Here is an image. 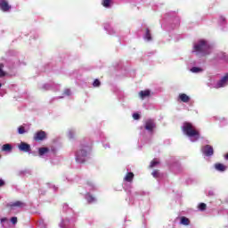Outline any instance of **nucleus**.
<instances>
[{"label": "nucleus", "instance_id": "f257e3e1", "mask_svg": "<svg viewBox=\"0 0 228 228\" xmlns=\"http://www.w3.org/2000/svg\"><path fill=\"white\" fill-rule=\"evenodd\" d=\"M182 130L183 134H186L191 142H197L200 138V133L191 123H183Z\"/></svg>", "mask_w": 228, "mask_h": 228}, {"label": "nucleus", "instance_id": "f03ea898", "mask_svg": "<svg viewBox=\"0 0 228 228\" xmlns=\"http://www.w3.org/2000/svg\"><path fill=\"white\" fill-rule=\"evenodd\" d=\"M193 53H197L201 56H206L213 51V47L208 43V41L201 39L194 44Z\"/></svg>", "mask_w": 228, "mask_h": 228}, {"label": "nucleus", "instance_id": "7ed1b4c3", "mask_svg": "<svg viewBox=\"0 0 228 228\" xmlns=\"http://www.w3.org/2000/svg\"><path fill=\"white\" fill-rule=\"evenodd\" d=\"M88 148L85 147L84 149H80L76 153V161L77 163H85L86 159V156L88 154Z\"/></svg>", "mask_w": 228, "mask_h": 228}, {"label": "nucleus", "instance_id": "20e7f679", "mask_svg": "<svg viewBox=\"0 0 228 228\" xmlns=\"http://www.w3.org/2000/svg\"><path fill=\"white\" fill-rule=\"evenodd\" d=\"M18 149L21 152H28V154H31V145L21 142L20 144H18Z\"/></svg>", "mask_w": 228, "mask_h": 228}, {"label": "nucleus", "instance_id": "39448f33", "mask_svg": "<svg viewBox=\"0 0 228 228\" xmlns=\"http://www.w3.org/2000/svg\"><path fill=\"white\" fill-rule=\"evenodd\" d=\"M228 85V73L221 78L216 84V88H224V86H227Z\"/></svg>", "mask_w": 228, "mask_h": 228}, {"label": "nucleus", "instance_id": "423d86ee", "mask_svg": "<svg viewBox=\"0 0 228 228\" xmlns=\"http://www.w3.org/2000/svg\"><path fill=\"white\" fill-rule=\"evenodd\" d=\"M155 127H156V123H154V120L152 119L146 120L144 125V129H146V131L152 132Z\"/></svg>", "mask_w": 228, "mask_h": 228}, {"label": "nucleus", "instance_id": "0eeeda50", "mask_svg": "<svg viewBox=\"0 0 228 228\" xmlns=\"http://www.w3.org/2000/svg\"><path fill=\"white\" fill-rule=\"evenodd\" d=\"M46 136L47 134H45V132L41 130L35 134L34 140L36 142H41L42 140H45Z\"/></svg>", "mask_w": 228, "mask_h": 228}, {"label": "nucleus", "instance_id": "6e6552de", "mask_svg": "<svg viewBox=\"0 0 228 228\" xmlns=\"http://www.w3.org/2000/svg\"><path fill=\"white\" fill-rule=\"evenodd\" d=\"M202 153L204 156H213L214 154V150L213 147L210 145H206L201 149Z\"/></svg>", "mask_w": 228, "mask_h": 228}, {"label": "nucleus", "instance_id": "1a4fd4ad", "mask_svg": "<svg viewBox=\"0 0 228 228\" xmlns=\"http://www.w3.org/2000/svg\"><path fill=\"white\" fill-rule=\"evenodd\" d=\"M0 8L2 12H8L11 7L6 0H0Z\"/></svg>", "mask_w": 228, "mask_h": 228}, {"label": "nucleus", "instance_id": "9d476101", "mask_svg": "<svg viewBox=\"0 0 228 228\" xmlns=\"http://www.w3.org/2000/svg\"><path fill=\"white\" fill-rule=\"evenodd\" d=\"M133 179H134V174L132 172H128L124 177V181L126 183H133Z\"/></svg>", "mask_w": 228, "mask_h": 228}, {"label": "nucleus", "instance_id": "9b49d317", "mask_svg": "<svg viewBox=\"0 0 228 228\" xmlns=\"http://www.w3.org/2000/svg\"><path fill=\"white\" fill-rule=\"evenodd\" d=\"M47 152H49V148H47V147H41L38 149V154H39L40 158H42L43 156H45V154H47Z\"/></svg>", "mask_w": 228, "mask_h": 228}, {"label": "nucleus", "instance_id": "f8f14e48", "mask_svg": "<svg viewBox=\"0 0 228 228\" xmlns=\"http://www.w3.org/2000/svg\"><path fill=\"white\" fill-rule=\"evenodd\" d=\"M179 99L182 102H190V96H188L186 94H182L179 95Z\"/></svg>", "mask_w": 228, "mask_h": 228}, {"label": "nucleus", "instance_id": "ddd939ff", "mask_svg": "<svg viewBox=\"0 0 228 228\" xmlns=\"http://www.w3.org/2000/svg\"><path fill=\"white\" fill-rule=\"evenodd\" d=\"M215 168L219 172H225L227 167H225L224 164H216Z\"/></svg>", "mask_w": 228, "mask_h": 228}, {"label": "nucleus", "instance_id": "4468645a", "mask_svg": "<svg viewBox=\"0 0 228 228\" xmlns=\"http://www.w3.org/2000/svg\"><path fill=\"white\" fill-rule=\"evenodd\" d=\"M2 151L4 152H12V144L6 143L2 146Z\"/></svg>", "mask_w": 228, "mask_h": 228}, {"label": "nucleus", "instance_id": "2eb2a0df", "mask_svg": "<svg viewBox=\"0 0 228 228\" xmlns=\"http://www.w3.org/2000/svg\"><path fill=\"white\" fill-rule=\"evenodd\" d=\"M139 95H140L141 99H145V97H149V95H151V91H149V90L141 91L139 93Z\"/></svg>", "mask_w": 228, "mask_h": 228}, {"label": "nucleus", "instance_id": "dca6fc26", "mask_svg": "<svg viewBox=\"0 0 228 228\" xmlns=\"http://www.w3.org/2000/svg\"><path fill=\"white\" fill-rule=\"evenodd\" d=\"M86 199L89 204H92V202H95V198L90 194H86Z\"/></svg>", "mask_w": 228, "mask_h": 228}, {"label": "nucleus", "instance_id": "f3484780", "mask_svg": "<svg viewBox=\"0 0 228 228\" xmlns=\"http://www.w3.org/2000/svg\"><path fill=\"white\" fill-rule=\"evenodd\" d=\"M24 206V203L20 201H16L11 205V208H22Z\"/></svg>", "mask_w": 228, "mask_h": 228}, {"label": "nucleus", "instance_id": "a211bd4d", "mask_svg": "<svg viewBox=\"0 0 228 228\" xmlns=\"http://www.w3.org/2000/svg\"><path fill=\"white\" fill-rule=\"evenodd\" d=\"M156 165H159V160L158 159H154L151 164H150V168H154Z\"/></svg>", "mask_w": 228, "mask_h": 228}, {"label": "nucleus", "instance_id": "6ab92c4d", "mask_svg": "<svg viewBox=\"0 0 228 228\" xmlns=\"http://www.w3.org/2000/svg\"><path fill=\"white\" fill-rule=\"evenodd\" d=\"M102 4V6H104V8H110L111 4V0H103Z\"/></svg>", "mask_w": 228, "mask_h": 228}, {"label": "nucleus", "instance_id": "aec40b11", "mask_svg": "<svg viewBox=\"0 0 228 228\" xmlns=\"http://www.w3.org/2000/svg\"><path fill=\"white\" fill-rule=\"evenodd\" d=\"M181 224L183 225H190V219H188L186 217H182L181 218Z\"/></svg>", "mask_w": 228, "mask_h": 228}, {"label": "nucleus", "instance_id": "412c9836", "mask_svg": "<svg viewBox=\"0 0 228 228\" xmlns=\"http://www.w3.org/2000/svg\"><path fill=\"white\" fill-rule=\"evenodd\" d=\"M191 72H193L194 74H198L199 72H202V69L193 67L192 69H191Z\"/></svg>", "mask_w": 228, "mask_h": 228}, {"label": "nucleus", "instance_id": "4be33fe9", "mask_svg": "<svg viewBox=\"0 0 228 228\" xmlns=\"http://www.w3.org/2000/svg\"><path fill=\"white\" fill-rule=\"evenodd\" d=\"M145 39L148 40V41L151 40V31H149V29L146 30Z\"/></svg>", "mask_w": 228, "mask_h": 228}, {"label": "nucleus", "instance_id": "5701e85b", "mask_svg": "<svg viewBox=\"0 0 228 228\" xmlns=\"http://www.w3.org/2000/svg\"><path fill=\"white\" fill-rule=\"evenodd\" d=\"M18 133H19V134H24V133H26V130L24 129V126H20L18 128Z\"/></svg>", "mask_w": 228, "mask_h": 228}, {"label": "nucleus", "instance_id": "b1692460", "mask_svg": "<svg viewBox=\"0 0 228 228\" xmlns=\"http://www.w3.org/2000/svg\"><path fill=\"white\" fill-rule=\"evenodd\" d=\"M199 209H200V211H204V210H206V204H205V203H200V204L199 205Z\"/></svg>", "mask_w": 228, "mask_h": 228}, {"label": "nucleus", "instance_id": "393cba45", "mask_svg": "<svg viewBox=\"0 0 228 228\" xmlns=\"http://www.w3.org/2000/svg\"><path fill=\"white\" fill-rule=\"evenodd\" d=\"M69 223V220H62L61 223L60 224L61 228H65V225Z\"/></svg>", "mask_w": 228, "mask_h": 228}, {"label": "nucleus", "instance_id": "a878e982", "mask_svg": "<svg viewBox=\"0 0 228 228\" xmlns=\"http://www.w3.org/2000/svg\"><path fill=\"white\" fill-rule=\"evenodd\" d=\"M93 86H101V81H99V79H95L93 83Z\"/></svg>", "mask_w": 228, "mask_h": 228}, {"label": "nucleus", "instance_id": "bb28decb", "mask_svg": "<svg viewBox=\"0 0 228 228\" xmlns=\"http://www.w3.org/2000/svg\"><path fill=\"white\" fill-rule=\"evenodd\" d=\"M133 118H134V120H139V119H140V114H138V113H134V114H133Z\"/></svg>", "mask_w": 228, "mask_h": 228}, {"label": "nucleus", "instance_id": "cd10ccee", "mask_svg": "<svg viewBox=\"0 0 228 228\" xmlns=\"http://www.w3.org/2000/svg\"><path fill=\"white\" fill-rule=\"evenodd\" d=\"M3 64H0V77H3V76H4V71H3Z\"/></svg>", "mask_w": 228, "mask_h": 228}, {"label": "nucleus", "instance_id": "c85d7f7f", "mask_svg": "<svg viewBox=\"0 0 228 228\" xmlns=\"http://www.w3.org/2000/svg\"><path fill=\"white\" fill-rule=\"evenodd\" d=\"M69 138H74V131L73 130H69V134H68Z\"/></svg>", "mask_w": 228, "mask_h": 228}, {"label": "nucleus", "instance_id": "c756f323", "mask_svg": "<svg viewBox=\"0 0 228 228\" xmlns=\"http://www.w3.org/2000/svg\"><path fill=\"white\" fill-rule=\"evenodd\" d=\"M11 222L12 224H17V217H12Z\"/></svg>", "mask_w": 228, "mask_h": 228}, {"label": "nucleus", "instance_id": "7c9ffc66", "mask_svg": "<svg viewBox=\"0 0 228 228\" xmlns=\"http://www.w3.org/2000/svg\"><path fill=\"white\" fill-rule=\"evenodd\" d=\"M65 95H70V91L69 89H66L64 91Z\"/></svg>", "mask_w": 228, "mask_h": 228}, {"label": "nucleus", "instance_id": "2f4dec72", "mask_svg": "<svg viewBox=\"0 0 228 228\" xmlns=\"http://www.w3.org/2000/svg\"><path fill=\"white\" fill-rule=\"evenodd\" d=\"M152 175L153 177H158V171L157 170L153 171Z\"/></svg>", "mask_w": 228, "mask_h": 228}, {"label": "nucleus", "instance_id": "473e14b6", "mask_svg": "<svg viewBox=\"0 0 228 228\" xmlns=\"http://www.w3.org/2000/svg\"><path fill=\"white\" fill-rule=\"evenodd\" d=\"M0 186H4V180L0 179Z\"/></svg>", "mask_w": 228, "mask_h": 228}, {"label": "nucleus", "instance_id": "72a5a7b5", "mask_svg": "<svg viewBox=\"0 0 228 228\" xmlns=\"http://www.w3.org/2000/svg\"><path fill=\"white\" fill-rule=\"evenodd\" d=\"M4 222H6V218H2L1 219V224H3Z\"/></svg>", "mask_w": 228, "mask_h": 228}, {"label": "nucleus", "instance_id": "f704fd0d", "mask_svg": "<svg viewBox=\"0 0 228 228\" xmlns=\"http://www.w3.org/2000/svg\"><path fill=\"white\" fill-rule=\"evenodd\" d=\"M208 195H215V192L209 191V192H208Z\"/></svg>", "mask_w": 228, "mask_h": 228}, {"label": "nucleus", "instance_id": "c9c22d12", "mask_svg": "<svg viewBox=\"0 0 228 228\" xmlns=\"http://www.w3.org/2000/svg\"><path fill=\"white\" fill-rule=\"evenodd\" d=\"M223 20H225V18L222 17Z\"/></svg>", "mask_w": 228, "mask_h": 228}, {"label": "nucleus", "instance_id": "e433bc0d", "mask_svg": "<svg viewBox=\"0 0 228 228\" xmlns=\"http://www.w3.org/2000/svg\"><path fill=\"white\" fill-rule=\"evenodd\" d=\"M1 86H3V85L0 83V88H1Z\"/></svg>", "mask_w": 228, "mask_h": 228}, {"label": "nucleus", "instance_id": "4c0bfd02", "mask_svg": "<svg viewBox=\"0 0 228 228\" xmlns=\"http://www.w3.org/2000/svg\"><path fill=\"white\" fill-rule=\"evenodd\" d=\"M45 86H49V85H45Z\"/></svg>", "mask_w": 228, "mask_h": 228}]
</instances>
